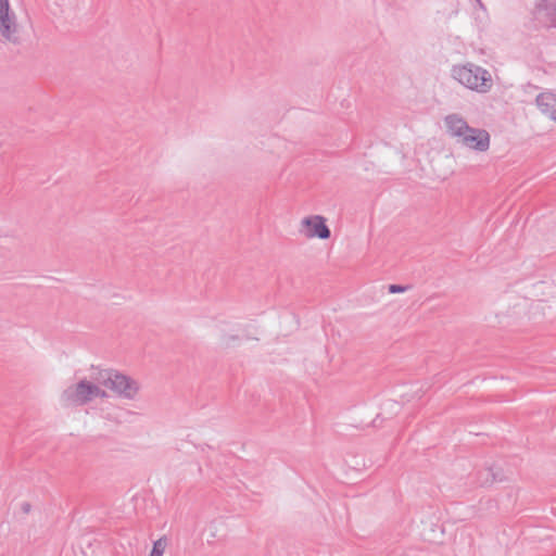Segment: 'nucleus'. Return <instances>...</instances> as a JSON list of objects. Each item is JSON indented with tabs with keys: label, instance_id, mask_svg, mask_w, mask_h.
Returning <instances> with one entry per match:
<instances>
[{
	"label": "nucleus",
	"instance_id": "obj_9",
	"mask_svg": "<svg viewBox=\"0 0 556 556\" xmlns=\"http://www.w3.org/2000/svg\"><path fill=\"white\" fill-rule=\"evenodd\" d=\"M535 103L543 115L554 121L556 116V93L542 92L538 94Z\"/></svg>",
	"mask_w": 556,
	"mask_h": 556
},
{
	"label": "nucleus",
	"instance_id": "obj_4",
	"mask_svg": "<svg viewBox=\"0 0 556 556\" xmlns=\"http://www.w3.org/2000/svg\"><path fill=\"white\" fill-rule=\"evenodd\" d=\"M93 380H96V378ZM106 396V391L100 387L99 382L84 378L67 386L63 390L61 394V402L68 407L83 406L94 399H104Z\"/></svg>",
	"mask_w": 556,
	"mask_h": 556
},
{
	"label": "nucleus",
	"instance_id": "obj_10",
	"mask_svg": "<svg viewBox=\"0 0 556 556\" xmlns=\"http://www.w3.org/2000/svg\"><path fill=\"white\" fill-rule=\"evenodd\" d=\"M167 547V539L165 536L160 538L153 543L152 549L149 556H163Z\"/></svg>",
	"mask_w": 556,
	"mask_h": 556
},
{
	"label": "nucleus",
	"instance_id": "obj_1",
	"mask_svg": "<svg viewBox=\"0 0 556 556\" xmlns=\"http://www.w3.org/2000/svg\"><path fill=\"white\" fill-rule=\"evenodd\" d=\"M443 125L445 134L456 143L476 152H486L490 149V134L483 128L471 127L459 113L445 115Z\"/></svg>",
	"mask_w": 556,
	"mask_h": 556
},
{
	"label": "nucleus",
	"instance_id": "obj_12",
	"mask_svg": "<svg viewBox=\"0 0 556 556\" xmlns=\"http://www.w3.org/2000/svg\"><path fill=\"white\" fill-rule=\"evenodd\" d=\"M388 289L390 293H402L407 290V287L401 285H390Z\"/></svg>",
	"mask_w": 556,
	"mask_h": 556
},
{
	"label": "nucleus",
	"instance_id": "obj_11",
	"mask_svg": "<svg viewBox=\"0 0 556 556\" xmlns=\"http://www.w3.org/2000/svg\"><path fill=\"white\" fill-rule=\"evenodd\" d=\"M484 473V477L480 480V484L481 485H484V484H488V483H491V482H494L497 480V477L496 475L493 472L492 469H485L483 471Z\"/></svg>",
	"mask_w": 556,
	"mask_h": 556
},
{
	"label": "nucleus",
	"instance_id": "obj_7",
	"mask_svg": "<svg viewBox=\"0 0 556 556\" xmlns=\"http://www.w3.org/2000/svg\"><path fill=\"white\" fill-rule=\"evenodd\" d=\"M532 21L546 28H556V0H539L531 10Z\"/></svg>",
	"mask_w": 556,
	"mask_h": 556
},
{
	"label": "nucleus",
	"instance_id": "obj_6",
	"mask_svg": "<svg viewBox=\"0 0 556 556\" xmlns=\"http://www.w3.org/2000/svg\"><path fill=\"white\" fill-rule=\"evenodd\" d=\"M299 231L307 239L318 238L327 240L331 232L326 224V218L321 215H311L304 217L300 223Z\"/></svg>",
	"mask_w": 556,
	"mask_h": 556
},
{
	"label": "nucleus",
	"instance_id": "obj_8",
	"mask_svg": "<svg viewBox=\"0 0 556 556\" xmlns=\"http://www.w3.org/2000/svg\"><path fill=\"white\" fill-rule=\"evenodd\" d=\"M240 324L225 323L220 327L219 344L223 349H231L240 343Z\"/></svg>",
	"mask_w": 556,
	"mask_h": 556
},
{
	"label": "nucleus",
	"instance_id": "obj_5",
	"mask_svg": "<svg viewBox=\"0 0 556 556\" xmlns=\"http://www.w3.org/2000/svg\"><path fill=\"white\" fill-rule=\"evenodd\" d=\"M23 25L17 12L9 0H0V38L5 43L20 45L23 40Z\"/></svg>",
	"mask_w": 556,
	"mask_h": 556
},
{
	"label": "nucleus",
	"instance_id": "obj_3",
	"mask_svg": "<svg viewBox=\"0 0 556 556\" xmlns=\"http://www.w3.org/2000/svg\"><path fill=\"white\" fill-rule=\"evenodd\" d=\"M96 381L110 389L118 397L128 401L137 400L141 390V384L137 379L112 369L99 370Z\"/></svg>",
	"mask_w": 556,
	"mask_h": 556
},
{
	"label": "nucleus",
	"instance_id": "obj_2",
	"mask_svg": "<svg viewBox=\"0 0 556 556\" xmlns=\"http://www.w3.org/2000/svg\"><path fill=\"white\" fill-rule=\"evenodd\" d=\"M451 75L465 88L479 93H486L493 87L491 73L471 62L454 65L451 70Z\"/></svg>",
	"mask_w": 556,
	"mask_h": 556
},
{
	"label": "nucleus",
	"instance_id": "obj_13",
	"mask_svg": "<svg viewBox=\"0 0 556 556\" xmlns=\"http://www.w3.org/2000/svg\"><path fill=\"white\" fill-rule=\"evenodd\" d=\"M477 2H478L480 8L484 9V7H483V4H482V2L480 0H477Z\"/></svg>",
	"mask_w": 556,
	"mask_h": 556
}]
</instances>
